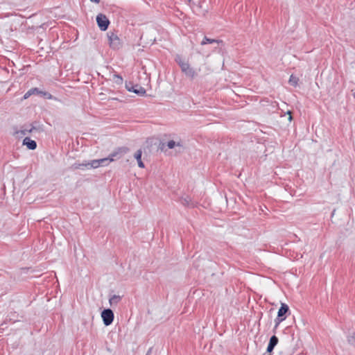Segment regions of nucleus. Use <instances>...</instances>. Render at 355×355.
<instances>
[{
    "mask_svg": "<svg viewBox=\"0 0 355 355\" xmlns=\"http://www.w3.org/2000/svg\"><path fill=\"white\" fill-rule=\"evenodd\" d=\"M175 61L180 65L182 71L189 78L193 79L197 76L198 72L192 67H190L189 64L184 61L182 57L178 55L175 58Z\"/></svg>",
    "mask_w": 355,
    "mask_h": 355,
    "instance_id": "nucleus-1",
    "label": "nucleus"
},
{
    "mask_svg": "<svg viewBox=\"0 0 355 355\" xmlns=\"http://www.w3.org/2000/svg\"><path fill=\"white\" fill-rule=\"evenodd\" d=\"M128 149L125 148H120L117 151L111 153L107 157L99 159L100 166H105L110 164L114 160V157H116L120 153H125Z\"/></svg>",
    "mask_w": 355,
    "mask_h": 355,
    "instance_id": "nucleus-2",
    "label": "nucleus"
},
{
    "mask_svg": "<svg viewBox=\"0 0 355 355\" xmlns=\"http://www.w3.org/2000/svg\"><path fill=\"white\" fill-rule=\"evenodd\" d=\"M107 37L110 46L113 49H118L121 46V42L119 37L113 32L107 33Z\"/></svg>",
    "mask_w": 355,
    "mask_h": 355,
    "instance_id": "nucleus-3",
    "label": "nucleus"
},
{
    "mask_svg": "<svg viewBox=\"0 0 355 355\" xmlns=\"http://www.w3.org/2000/svg\"><path fill=\"white\" fill-rule=\"evenodd\" d=\"M96 22L100 29L103 31L107 29L110 24L109 19L105 15L101 13L96 16Z\"/></svg>",
    "mask_w": 355,
    "mask_h": 355,
    "instance_id": "nucleus-4",
    "label": "nucleus"
},
{
    "mask_svg": "<svg viewBox=\"0 0 355 355\" xmlns=\"http://www.w3.org/2000/svg\"><path fill=\"white\" fill-rule=\"evenodd\" d=\"M288 311V306L284 303H282L281 307L277 313V318L275 319L276 326L285 320L286 317L284 315Z\"/></svg>",
    "mask_w": 355,
    "mask_h": 355,
    "instance_id": "nucleus-5",
    "label": "nucleus"
},
{
    "mask_svg": "<svg viewBox=\"0 0 355 355\" xmlns=\"http://www.w3.org/2000/svg\"><path fill=\"white\" fill-rule=\"evenodd\" d=\"M101 317L103 321V323L105 326H108L112 324L114 320V313L113 311L110 309H107L102 311L101 313Z\"/></svg>",
    "mask_w": 355,
    "mask_h": 355,
    "instance_id": "nucleus-6",
    "label": "nucleus"
},
{
    "mask_svg": "<svg viewBox=\"0 0 355 355\" xmlns=\"http://www.w3.org/2000/svg\"><path fill=\"white\" fill-rule=\"evenodd\" d=\"M125 87L128 91L133 92L139 96H144L146 93L145 89H144L142 87L138 85H133L131 83L126 84Z\"/></svg>",
    "mask_w": 355,
    "mask_h": 355,
    "instance_id": "nucleus-7",
    "label": "nucleus"
},
{
    "mask_svg": "<svg viewBox=\"0 0 355 355\" xmlns=\"http://www.w3.org/2000/svg\"><path fill=\"white\" fill-rule=\"evenodd\" d=\"M34 130L35 128L33 125H29L22 127L20 130H15L13 134L17 137H22L31 133Z\"/></svg>",
    "mask_w": 355,
    "mask_h": 355,
    "instance_id": "nucleus-8",
    "label": "nucleus"
},
{
    "mask_svg": "<svg viewBox=\"0 0 355 355\" xmlns=\"http://www.w3.org/2000/svg\"><path fill=\"white\" fill-rule=\"evenodd\" d=\"M166 146L169 149L175 148V150L178 153H181L184 149V147L183 146L181 141H175L173 140H171L168 141Z\"/></svg>",
    "mask_w": 355,
    "mask_h": 355,
    "instance_id": "nucleus-9",
    "label": "nucleus"
},
{
    "mask_svg": "<svg viewBox=\"0 0 355 355\" xmlns=\"http://www.w3.org/2000/svg\"><path fill=\"white\" fill-rule=\"evenodd\" d=\"M23 144L26 145L30 150H35L37 147L36 142L33 140H31L29 137H26L24 139Z\"/></svg>",
    "mask_w": 355,
    "mask_h": 355,
    "instance_id": "nucleus-10",
    "label": "nucleus"
},
{
    "mask_svg": "<svg viewBox=\"0 0 355 355\" xmlns=\"http://www.w3.org/2000/svg\"><path fill=\"white\" fill-rule=\"evenodd\" d=\"M277 343H278L277 337L275 336H272L270 338V341H269V343H268V345L267 347V352H271L273 350L274 347L277 345Z\"/></svg>",
    "mask_w": 355,
    "mask_h": 355,
    "instance_id": "nucleus-11",
    "label": "nucleus"
},
{
    "mask_svg": "<svg viewBox=\"0 0 355 355\" xmlns=\"http://www.w3.org/2000/svg\"><path fill=\"white\" fill-rule=\"evenodd\" d=\"M121 297L120 295H112L110 300L109 302L111 306H115L117 304L121 301Z\"/></svg>",
    "mask_w": 355,
    "mask_h": 355,
    "instance_id": "nucleus-12",
    "label": "nucleus"
},
{
    "mask_svg": "<svg viewBox=\"0 0 355 355\" xmlns=\"http://www.w3.org/2000/svg\"><path fill=\"white\" fill-rule=\"evenodd\" d=\"M141 155H142V152L141 150H138L135 153V158L137 159V162H138V166L140 167V168H144V164L143 163V162L141 161Z\"/></svg>",
    "mask_w": 355,
    "mask_h": 355,
    "instance_id": "nucleus-13",
    "label": "nucleus"
},
{
    "mask_svg": "<svg viewBox=\"0 0 355 355\" xmlns=\"http://www.w3.org/2000/svg\"><path fill=\"white\" fill-rule=\"evenodd\" d=\"M213 43L222 44L223 41L222 40H214V39H210V38H208L207 37H205L203 40L201 42V44L202 45H205V44H213Z\"/></svg>",
    "mask_w": 355,
    "mask_h": 355,
    "instance_id": "nucleus-14",
    "label": "nucleus"
},
{
    "mask_svg": "<svg viewBox=\"0 0 355 355\" xmlns=\"http://www.w3.org/2000/svg\"><path fill=\"white\" fill-rule=\"evenodd\" d=\"M84 167L88 168L87 162H84L83 163L76 162L71 166V168L73 170L83 168Z\"/></svg>",
    "mask_w": 355,
    "mask_h": 355,
    "instance_id": "nucleus-15",
    "label": "nucleus"
},
{
    "mask_svg": "<svg viewBox=\"0 0 355 355\" xmlns=\"http://www.w3.org/2000/svg\"><path fill=\"white\" fill-rule=\"evenodd\" d=\"M88 168H97L100 167L99 159H94L90 162H87Z\"/></svg>",
    "mask_w": 355,
    "mask_h": 355,
    "instance_id": "nucleus-16",
    "label": "nucleus"
},
{
    "mask_svg": "<svg viewBox=\"0 0 355 355\" xmlns=\"http://www.w3.org/2000/svg\"><path fill=\"white\" fill-rule=\"evenodd\" d=\"M299 78L293 75L290 76L288 83L291 85L293 87H297L298 85Z\"/></svg>",
    "mask_w": 355,
    "mask_h": 355,
    "instance_id": "nucleus-17",
    "label": "nucleus"
},
{
    "mask_svg": "<svg viewBox=\"0 0 355 355\" xmlns=\"http://www.w3.org/2000/svg\"><path fill=\"white\" fill-rule=\"evenodd\" d=\"M35 92H37V89L36 88L35 89H30L29 91H28L24 96V99H26L28 98L29 96H31Z\"/></svg>",
    "mask_w": 355,
    "mask_h": 355,
    "instance_id": "nucleus-18",
    "label": "nucleus"
},
{
    "mask_svg": "<svg viewBox=\"0 0 355 355\" xmlns=\"http://www.w3.org/2000/svg\"><path fill=\"white\" fill-rule=\"evenodd\" d=\"M347 341L349 344L355 343V334H353L347 337Z\"/></svg>",
    "mask_w": 355,
    "mask_h": 355,
    "instance_id": "nucleus-19",
    "label": "nucleus"
},
{
    "mask_svg": "<svg viewBox=\"0 0 355 355\" xmlns=\"http://www.w3.org/2000/svg\"><path fill=\"white\" fill-rule=\"evenodd\" d=\"M114 81L116 84H121L123 82L122 78L119 75H114Z\"/></svg>",
    "mask_w": 355,
    "mask_h": 355,
    "instance_id": "nucleus-20",
    "label": "nucleus"
},
{
    "mask_svg": "<svg viewBox=\"0 0 355 355\" xmlns=\"http://www.w3.org/2000/svg\"><path fill=\"white\" fill-rule=\"evenodd\" d=\"M286 114H288V121H292V119H293L292 114H291V111H287V112H286Z\"/></svg>",
    "mask_w": 355,
    "mask_h": 355,
    "instance_id": "nucleus-21",
    "label": "nucleus"
},
{
    "mask_svg": "<svg viewBox=\"0 0 355 355\" xmlns=\"http://www.w3.org/2000/svg\"><path fill=\"white\" fill-rule=\"evenodd\" d=\"M151 352H152V348H150V349L148 350V352H147V353H146V355H150Z\"/></svg>",
    "mask_w": 355,
    "mask_h": 355,
    "instance_id": "nucleus-22",
    "label": "nucleus"
},
{
    "mask_svg": "<svg viewBox=\"0 0 355 355\" xmlns=\"http://www.w3.org/2000/svg\"><path fill=\"white\" fill-rule=\"evenodd\" d=\"M90 1H92V2L98 3L100 2L101 0H90Z\"/></svg>",
    "mask_w": 355,
    "mask_h": 355,
    "instance_id": "nucleus-23",
    "label": "nucleus"
},
{
    "mask_svg": "<svg viewBox=\"0 0 355 355\" xmlns=\"http://www.w3.org/2000/svg\"><path fill=\"white\" fill-rule=\"evenodd\" d=\"M189 200H188L185 199V200H184V202H183V203H184V204H185V205H188V204H189Z\"/></svg>",
    "mask_w": 355,
    "mask_h": 355,
    "instance_id": "nucleus-24",
    "label": "nucleus"
},
{
    "mask_svg": "<svg viewBox=\"0 0 355 355\" xmlns=\"http://www.w3.org/2000/svg\"><path fill=\"white\" fill-rule=\"evenodd\" d=\"M352 81L355 83V74L352 77Z\"/></svg>",
    "mask_w": 355,
    "mask_h": 355,
    "instance_id": "nucleus-25",
    "label": "nucleus"
},
{
    "mask_svg": "<svg viewBox=\"0 0 355 355\" xmlns=\"http://www.w3.org/2000/svg\"><path fill=\"white\" fill-rule=\"evenodd\" d=\"M353 96L355 98V92L352 91Z\"/></svg>",
    "mask_w": 355,
    "mask_h": 355,
    "instance_id": "nucleus-26",
    "label": "nucleus"
}]
</instances>
